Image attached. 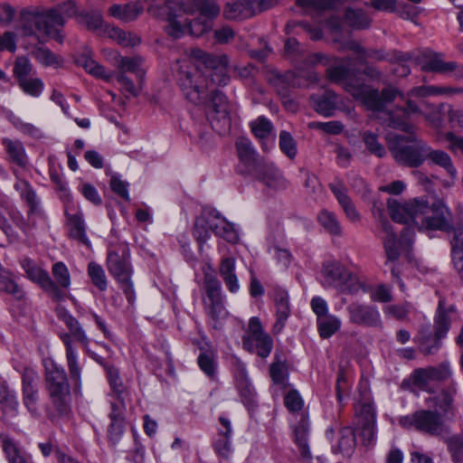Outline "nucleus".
Returning <instances> with one entry per match:
<instances>
[{
  "mask_svg": "<svg viewBox=\"0 0 463 463\" xmlns=\"http://www.w3.org/2000/svg\"><path fill=\"white\" fill-rule=\"evenodd\" d=\"M20 29L24 36H44L62 43L64 35L49 7L31 5L20 11Z\"/></svg>",
  "mask_w": 463,
  "mask_h": 463,
  "instance_id": "f257e3e1",
  "label": "nucleus"
},
{
  "mask_svg": "<svg viewBox=\"0 0 463 463\" xmlns=\"http://www.w3.org/2000/svg\"><path fill=\"white\" fill-rule=\"evenodd\" d=\"M184 97L194 105L206 103L210 85L204 71L190 59L177 61L174 68Z\"/></svg>",
  "mask_w": 463,
  "mask_h": 463,
  "instance_id": "f03ea898",
  "label": "nucleus"
},
{
  "mask_svg": "<svg viewBox=\"0 0 463 463\" xmlns=\"http://www.w3.org/2000/svg\"><path fill=\"white\" fill-rule=\"evenodd\" d=\"M396 135L389 141V150L394 160L401 165L417 168L425 162L428 143L418 138L416 135Z\"/></svg>",
  "mask_w": 463,
  "mask_h": 463,
  "instance_id": "7ed1b4c3",
  "label": "nucleus"
},
{
  "mask_svg": "<svg viewBox=\"0 0 463 463\" xmlns=\"http://www.w3.org/2000/svg\"><path fill=\"white\" fill-rule=\"evenodd\" d=\"M416 208L414 225L419 230L449 232L453 229L452 214L442 201L436 200L430 204L426 200L419 199Z\"/></svg>",
  "mask_w": 463,
  "mask_h": 463,
  "instance_id": "20e7f679",
  "label": "nucleus"
},
{
  "mask_svg": "<svg viewBox=\"0 0 463 463\" xmlns=\"http://www.w3.org/2000/svg\"><path fill=\"white\" fill-rule=\"evenodd\" d=\"M345 88L354 99L362 100L368 109L385 115L389 112L386 111L387 104L397 98L404 99V94L392 86L383 88L381 92L376 89H369L364 84L347 83Z\"/></svg>",
  "mask_w": 463,
  "mask_h": 463,
  "instance_id": "39448f33",
  "label": "nucleus"
},
{
  "mask_svg": "<svg viewBox=\"0 0 463 463\" xmlns=\"http://www.w3.org/2000/svg\"><path fill=\"white\" fill-rule=\"evenodd\" d=\"M321 272L327 287L340 289H364L366 287L364 280L337 261L325 263Z\"/></svg>",
  "mask_w": 463,
  "mask_h": 463,
  "instance_id": "423d86ee",
  "label": "nucleus"
},
{
  "mask_svg": "<svg viewBox=\"0 0 463 463\" xmlns=\"http://www.w3.org/2000/svg\"><path fill=\"white\" fill-rule=\"evenodd\" d=\"M46 389L56 410L63 413L67 411L70 386L63 369L53 367L46 372Z\"/></svg>",
  "mask_w": 463,
  "mask_h": 463,
  "instance_id": "0eeeda50",
  "label": "nucleus"
},
{
  "mask_svg": "<svg viewBox=\"0 0 463 463\" xmlns=\"http://www.w3.org/2000/svg\"><path fill=\"white\" fill-rule=\"evenodd\" d=\"M213 127L220 133L228 131L232 125L230 104L225 95L212 90L208 93L206 103Z\"/></svg>",
  "mask_w": 463,
  "mask_h": 463,
  "instance_id": "6e6552de",
  "label": "nucleus"
},
{
  "mask_svg": "<svg viewBox=\"0 0 463 463\" xmlns=\"http://www.w3.org/2000/svg\"><path fill=\"white\" fill-rule=\"evenodd\" d=\"M248 331L242 338V345L250 353L257 352L258 355L266 358L273 348L270 335L263 330L260 320L253 317L249 321Z\"/></svg>",
  "mask_w": 463,
  "mask_h": 463,
  "instance_id": "1a4fd4ad",
  "label": "nucleus"
},
{
  "mask_svg": "<svg viewBox=\"0 0 463 463\" xmlns=\"http://www.w3.org/2000/svg\"><path fill=\"white\" fill-rule=\"evenodd\" d=\"M350 59H342L336 56H329L322 52H315L306 57V62L308 66L315 67L318 64L326 66V73L330 81L338 83L345 80L349 69L345 62H349Z\"/></svg>",
  "mask_w": 463,
  "mask_h": 463,
  "instance_id": "9d476101",
  "label": "nucleus"
},
{
  "mask_svg": "<svg viewBox=\"0 0 463 463\" xmlns=\"http://www.w3.org/2000/svg\"><path fill=\"white\" fill-rule=\"evenodd\" d=\"M199 56L202 63L204 65V71L208 79L210 90L214 85L226 86L230 80L227 73L229 59L226 55H213L210 53L200 52Z\"/></svg>",
  "mask_w": 463,
  "mask_h": 463,
  "instance_id": "9b49d317",
  "label": "nucleus"
},
{
  "mask_svg": "<svg viewBox=\"0 0 463 463\" xmlns=\"http://www.w3.org/2000/svg\"><path fill=\"white\" fill-rule=\"evenodd\" d=\"M164 5L170 11L187 14L200 13L206 18H214L220 14V6L213 0H165Z\"/></svg>",
  "mask_w": 463,
  "mask_h": 463,
  "instance_id": "f8f14e48",
  "label": "nucleus"
},
{
  "mask_svg": "<svg viewBox=\"0 0 463 463\" xmlns=\"http://www.w3.org/2000/svg\"><path fill=\"white\" fill-rule=\"evenodd\" d=\"M451 312H454V307L452 305H448L445 299L440 298L435 317V339L431 345L429 344V340H426L421 344L420 350L423 354H431L440 347L439 341L447 335L449 329V314Z\"/></svg>",
  "mask_w": 463,
  "mask_h": 463,
  "instance_id": "ddd939ff",
  "label": "nucleus"
},
{
  "mask_svg": "<svg viewBox=\"0 0 463 463\" xmlns=\"http://www.w3.org/2000/svg\"><path fill=\"white\" fill-rule=\"evenodd\" d=\"M411 96L402 99L404 105L398 107L396 109L389 111L384 119L387 126L395 129H400L405 133H411L414 127L409 123V119L412 115L420 114L418 105L410 99Z\"/></svg>",
  "mask_w": 463,
  "mask_h": 463,
  "instance_id": "4468645a",
  "label": "nucleus"
},
{
  "mask_svg": "<svg viewBox=\"0 0 463 463\" xmlns=\"http://www.w3.org/2000/svg\"><path fill=\"white\" fill-rule=\"evenodd\" d=\"M23 403L28 411L36 416L39 414V376L33 369L25 368L22 376Z\"/></svg>",
  "mask_w": 463,
  "mask_h": 463,
  "instance_id": "2eb2a0df",
  "label": "nucleus"
},
{
  "mask_svg": "<svg viewBox=\"0 0 463 463\" xmlns=\"http://www.w3.org/2000/svg\"><path fill=\"white\" fill-rule=\"evenodd\" d=\"M128 255L123 252L119 255L115 250H109L107 258V267L109 273L118 280L119 286L125 289L133 288L131 281L132 269Z\"/></svg>",
  "mask_w": 463,
  "mask_h": 463,
  "instance_id": "dca6fc26",
  "label": "nucleus"
},
{
  "mask_svg": "<svg viewBox=\"0 0 463 463\" xmlns=\"http://www.w3.org/2000/svg\"><path fill=\"white\" fill-rule=\"evenodd\" d=\"M236 149L240 159L237 172L240 175H252L265 161L258 156L250 142L246 138H240L236 141Z\"/></svg>",
  "mask_w": 463,
  "mask_h": 463,
  "instance_id": "f3484780",
  "label": "nucleus"
},
{
  "mask_svg": "<svg viewBox=\"0 0 463 463\" xmlns=\"http://www.w3.org/2000/svg\"><path fill=\"white\" fill-rule=\"evenodd\" d=\"M382 228L386 233V237L383 240V245L385 249L386 255L389 260H394L399 258L400 251L399 248L402 241H405L408 243L411 242L412 233L411 229L405 227L401 234V240H397L396 236L392 229L391 224L386 220H383L381 222Z\"/></svg>",
  "mask_w": 463,
  "mask_h": 463,
  "instance_id": "a211bd4d",
  "label": "nucleus"
},
{
  "mask_svg": "<svg viewBox=\"0 0 463 463\" xmlns=\"http://www.w3.org/2000/svg\"><path fill=\"white\" fill-rule=\"evenodd\" d=\"M147 12L154 17L168 22L165 31L169 36L174 39H178L183 36L184 29L183 25L175 20L177 11H170L165 7V5L156 4L150 5Z\"/></svg>",
  "mask_w": 463,
  "mask_h": 463,
  "instance_id": "6ab92c4d",
  "label": "nucleus"
},
{
  "mask_svg": "<svg viewBox=\"0 0 463 463\" xmlns=\"http://www.w3.org/2000/svg\"><path fill=\"white\" fill-rule=\"evenodd\" d=\"M142 13L143 6L137 1L125 4H113L107 10L109 16L125 24L136 21Z\"/></svg>",
  "mask_w": 463,
  "mask_h": 463,
  "instance_id": "aec40b11",
  "label": "nucleus"
},
{
  "mask_svg": "<svg viewBox=\"0 0 463 463\" xmlns=\"http://www.w3.org/2000/svg\"><path fill=\"white\" fill-rule=\"evenodd\" d=\"M419 199H414L412 202L402 204L395 199H388L387 207L388 212L392 219L396 222L414 224V213L415 210H418Z\"/></svg>",
  "mask_w": 463,
  "mask_h": 463,
  "instance_id": "412c9836",
  "label": "nucleus"
},
{
  "mask_svg": "<svg viewBox=\"0 0 463 463\" xmlns=\"http://www.w3.org/2000/svg\"><path fill=\"white\" fill-rule=\"evenodd\" d=\"M256 179L272 189L286 187V180L280 171L271 163L264 161L252 175Z\"/></svg>",
  "mask_w": 463,
  "mask_h": 463,
  "instance_id": "4be33fe9",
  "label": "nucleus"
},
{
  "mask_svg": "<svg viewBox=\"0 0 463 463\" xmlns=\"http://www.w3.org/2000/svg\"><path fill=\"white\" fill-rule=\"evenodd\" d=\"M350 319L352 322L368 326H377L381 325L380 315L377 310L360 304H352L349 307Z\"/></svg>",
  "mask_w": 463,
  "mask_h": 463,
  "instance_id": "5701e85b",
  "label": "nucleus"
},
{
  "mask_svg": "<svg viewBox=\"0 0 463 463\" xmlns=\"http://www.w3.org/2000/svg\"><path fill=\"white\" fill-rule=\"evenodd\" d=\"M416 429L438 435L443 430V422L436 411H419L415 412Z\"/></svg>",
  "mask_w": 463,
  "mask_h": 463,
  "instance_id": "b1692460",
  "label": "nucleus"
},
{
  "mask_svg": "<svg viewBox=\"0 0 463 463\" xmlns=\"http://www.w3.org/2000/svg\"><path fill=\"white\" fill-rule=\"evenodd\" d=\"M443 168L449 176L455 179L458 175V171L454 166L453 161L450 156L441 149H434L429 144L427 145L425 162Z\"/></svg>",
  "mask_w": 463,
  "mask_h": 463,
  "instance_id": "393cba45",
  "label": "nucleus"
},
{
  "mask_svg": "<svg viewBox=\"0 0 463 463\" xmlns=\"http://www.w3.org/2000/svg\"><path fill=\"white\" fill-rule=\"evenodd\" d=\"M269 82L281 98L288 97L291 89L300 86V84L297 83L296 76L292 71L281 74L277 71H271L269 76Z\"/></svg>",
  "mask_w": 463,
  "mask_h": 463,
  "instance_id": "a878e982",
  "label": "nucleus"
},
{
  "mask_svg": "<svg viewBox=\"0 0 463 463\" xmlns=\"http://www.w3.org/2000/svg\"><path fill=\"white\" fill-rule=\"evenodd\" d=\"M126 404L120 400L118 402H111V412L109 413L110 424L109 427V438L113 442L118 440L124 431V413Z\"/></svg>",
  "mask_w": 463,
  "mask_h": 463,
  "instance_id": "bb28decb",
  "label": "nucleus"
},
{
  "mask_svg": "<svg viewBox=\"0 0 463 463\" xmlns=\"http://www.w3.org/2000/svg\"><path fill=\"white\" fill-rule=\"evenodd\" d=\"M103 33L123 47H135L141 43V38L132 32H127L118 26L105 24Z\"/></svg>",
  "mask_w": 463,
  "mask_h": 463,
  "instance_id": "cd10ccee",
  "label": "nucleus"
},
{
  "mask_svg": "<svg viewBox=\"0 0 463 463\" xmlns=\"http://www.w3.org/2000/svg\"><path fill=\"white\" fill-rule=\"evenodd\" d=\"M216 217V211L210 210L203 213L194 221L193 235L200 245H203L210 238V232Z\"/></svg>",
  "mask_w": 463,
  "mask_h": 463,
  "instance_id": "c85d7f7f",
  "label": "nucleus"
},
{
  "mask_svg": "<svg viewBox=\"0 0 463 463\" xmlns=\"http://www.w3.org/2000/svg\"><path fill=\"white\" fill-rule=\"evenodd\" d=\"M356 444L354 430L350 427H344L339 430L336 440L332 446L334 453H340L344 456H351Z\"/></svg>",
  "mask_w": 463,
  "mask_h": 463,
  "instance_id": "c756f323",
  "label": "nucleus"
},
{
  "mask_svg": "<svg viewBox=\"0 0 463 463\" xmlns=\"http://www.w3.org/2000/svg\"><path fill=\"white\" fill-rule=\"evenodd\" d=\"M3 450L9 463H31L30 458L11 437L1 434Z\"/></svg>",
  "mask_w": 463,
  "mask_h": 463,
  "instance_id": "7c9ffc66",
  "label": "nucleus"
},
{
  "mask_svg": "<svg viewBox=\"0 0 463 463\" xmlns=\"http://www.w3.org/2000/svg\"><path fill=\"white\" fill-rule=\"evenodd\" d=\"M69 235L84 245L90 246V241L86 234V225L80 213H66Z\"/></svg>",
  "mask_w": 463,
  "mask_h": 463,
  "instance_id": "2f4dec72",
  "label": "nucleus"
},
{
  "mask_svg": "<svg viewBox=\"0 0 463 463\" xmlns=\"http://www.w3.org/2000/svg\"><path fill=\"white\" fill-rule=\"evenodd\" d=\"M317 112L326 117H331L337 104V96L332 90H326L322 95L310 97Z\"/></svg>",
  "mask_w": 463,
  "mask_h": 463,
  "instance_id": "473e14b6",
  "label": "nucleus"
},
{
  "mask_svg": "<svg viewBox=\"0 0 463 463\" xmlns=\"http://www.w3.org/2000/svg\"><path fill=\"white\" fill-rule=\"evenodd\" d=\"M59 25H65L70 18H76L79 7L75 0H65L49 7Z\"/></svg>",
  "mask_w": 463,
  "mask_h": 463,
  "instance_id": "72a5a7b5",
  "label": "nucleus"
},
{
  "mask_svg": "<svg viewBox=\"0 0 463 463\" xmlns=\"http://www.w3.org/2000/svg\"><path fill=\"white\" fill-rule=\"evenodd\" d=\"M76 63L96 78L106 80H109L111 78V74L108 73L105 68L92 58L90 51L80 54L77 58Z\"/></svg>",
  "mask_w": 463,
  "mask_h": 463,
  "instance_id": "f704fd0d",
  "label": "nucleus"
},
{
  "mask_svg": "<svg viewBox=\"0 0 463 463\" xmlns=\"http://www.w3.org/2000/svg\"><path fill=\"white\" fill-rule=\"evenodd\" d=\"M455 390H443L439 393L432 394L426 399V403L430 408L447 413L453 411V397Z\"/></svg>",
  "mask_w": 463,
  "mask_h": 463,
  "instance_id": "c9c22d12",
  "label": "nucleus"
},
{
  "mask_svg": "<svg viewBox=\"0 0 463 463\" xmlns=\"http://www.w3.org/2000/svg\"><path fill=\"white\" fill-rule=\"evenodd\" d=\"M22 267L28 278L35 281L40 287H46L52 284L48 272L37 266L31 259H24L22 260Z\"/></svg>",
  "mask_w": 463,
  "mask_h": 463,
  "instance_id": "e433bc0d",
  "label": "nucleus"
},
{
  "mask_svg": "<svg viewBox=\"0 0 463 463\" xmlns=\"http://www.w3.org/2000/svg\"><path fill=\"white\" fill-rule=\"evenodd\" d=\"M355 424H370L375 421V412L369 396H364L354 405Z\"/></svg>",
  "mask_w": 463,
  "mask_h": 463,
  "instance_id": "4c0bfd02",
  "label": "nucleus"
},
{
  "mask_svg": "<svg viewBox=\"0 0 463 463\" xmlns=\"http://www.w3.org/2000/svg\"><path fill=\"white\" fill-rule=\"evenodd\" d=\"M212 232L232 243L237 242L239 239L238 233L232 224L221 217L218 212H216V217H214Z\"/></svg>",
  "mask_w": 463,
  "mask_h": 463,
  "instance_id": "58836bf2",
  "label": "nucleus"
},
{
  "mask_svg": "<svg viewBox=\"0 0 463 463\" xmlns=\"http://www.w3.org/2000/svg\"><path fill=\"white\" fill-rule=\"evenodd\" d=\"M451 231L454 232L450 241L452 261L458 271H463V225Z\"/></svg>",
  "mask_w": 463,
  "mask_h": 463,
  "instance_id": "ea45409f",
  "label": "nucleus"
},
{
  "mask_svg": "<svg viewBox=\"0 0 463 463\" xmlns=\"http://www.w3.org/2000/svg\"><path fill=\"white\" fill-rule=\"evenodd\" d=\"M423 71L446 72L456 69L455 62H444L437 53L430 56H423V60L419 62Z\"/></svg>",
  "mask_w": 463,
  "mask_h": 463,
  "instance_id": "a19ab883",
  "label": "nucleus"
},
{
  "mask_svg": "<svg viewBox=\"0 0 463 463\" xmlns=\"http://www.w3.org/2000/svg\"><path fill=\"white\" fill-rule=\"evenodd\" d=\"M219 271L229 289L239 288L240 286L235 272V260L233 258H223L220 263Z\"/></svg>",
  "mask_w": 463,
  "mask_h": 463,
  "instance_id": "79ce46f5",
  "label": "nucleus"
},
{
  "mask_svg": "<svg viewBox=\"0 0 463 463\" xmlns=\"http://www.w3.org/2000/svg\"><path fill=\"white\" fill-rule=\"evenodd\" d=\"M141 63L142 59L139 57L129 58L116 53L113 58V65L120 70L119 72H133L137 74L138 78L144 75V71L140 68Z\"/></svg>",
  "mask_w": 463,
  "mask_h": 463,
  "instance_id": "37998d69",
  "label": "nucleus"
},
{
  "mask_svg": "<svg viewBox=\"0 0 463 463\" xmlns=\"http://www.w3.org/2000/svg\"><path fill=\"white\" fill-rule=\"evenodd\" d=\"M458 93H463V89L437 86H420L411 89L408 93V96L428 97L435 95H454Z\"/></svg>",
  "mask_w": 463,
  "mask_h": 463,
  "instance_id": "c03bdc74",
  "label": "nucleus"
},
{
  "mask_svg": "<svg viewBox=\"0 0 463 463\" xmlns=\"http://www.w3.org/2000/svg\"><path fill=\"white\" fill-rule=\"evenodd\" d=\"M347 24L356 30L366 29L371 25L372 19L362 9L347 8L345 13Z\"/></svg>",
  "mask_w": 463,
  "mask_h": 463,
  "instance_id": "a18cd8bd",
  "label": "nucleus"
},
{
  "mask_svg": "<svg viewBox=\"0 0 463 463\" xmlns=\"http://www.w3.org/2000/svg\"><path fill=\"white\" fill-rule=\"evenodd\" d=\"M276 305H277V313L276 317L277 320L273 326V333L279 334L282 331L285 326V323L289 317L290 309L288 306V296L282 294L279 297L276 298Z\"/></svg>",
  "mask_w": 463,
  "mask_h": 463,
  "instance_id": "49530a36",
  "label": "nucleus"
},
{
  "mask_svg": "<svg viewBox=\"0 0 463 463\" xmlns=\"http://www.w3.org/2000/svg\"><path fill=\"white\" fill-rule=\"evenodd\" d=\"M203 301L213 318L217 319L225 316L226 313L220 291H207Z\"/></svg>",
  "mask_w": 463,
  "mask_h": 463,
  "instance_id": "de8ad7c7",
  "label": "nucleus"
},
{
  "mask_svg": "<svg viewBox=\"0 0 463 463\" xmlns=\"http://www.w3.org/2000/svg\"><path fill=\"white\" fill-rule=\"evenodd\" d=\"M78 24L84 25L88 30L96 31L104 28L103 17L100 12L79 11L76 16Z\"/></svg>",
  "mask_w": 463,
  "mask_h": 463,
  "instance_id": "09e8293b",
  "label": "nucleus"
},
{
  "mask_svg": "<svg viewBox=\"0 0 463 463\" xmlns=\"http://www.w3.org/2000/svg\"><path fill=\"white\" fill-rule=\"evenodd\" d=\"M3 145L5 146L9 158L13 163H15L20 166L25 165L26 156L23 144L20 141L5 138L3 140Z\"/></svg>",
  "mask_w": 463,
  "mask_h": 463,
  "instance_id": "8fccbe9b",
  "label": "nucleus"
},
{
  "mask_svg": "<svg viewBox=\"0 0 463 463\" xmlns=\"http://www.w3.org/2000/svg\"><path fill=\"white\" fill-rule=\"evenodd\" d=\"M317 221L330 234H342V227L334 213L327 210H322L317 215Z\"/></svg>",
  "mask_w": 463,
  "mask_h": 463,
  "instance_id": "3c124183",
  "label": "nucleus"
},
{
  "mask_svg": "<svg viewBox=\"0 0 463 463\" xmlns=\"http://www.w3.org/2000/svg\"><path fill=\"white\" fill-rule=\"evenodd\" d=\"M219 420L224 430H220V435H222V438L215 442V449L221 456L227 458L231 452V443L228 440L232 431L231 423L230 420L224 417H220Z\"/></svg>",
  "mask_w": 463,
  "mask_h": 463,
  "instance_id": "603ef678",
  "label": "nucleus"
},
{
  "mask_svg": "<svg viewBox=\"0 0 463 463\" xmlns=\"http://www.w3.org/2000/svg\"><path fill=\"white\" fill-rule=\"evenodd\" d=\"M235 376L238 382V387L241 392V395L245 397V399L251 401L253 398V390L249 383L247 378V372L245 365L240 361H236V373Z\"/></svg>",
  "mask_w": 463,
  "mask_h": 463,
  "instance_id": "864d4df0",
  "label": "nucleus"
},
{
  "mask_svg": "<svg viewBox=\"0 0 463 463\" xmlns=\"http://www.w3.org/2000/svg\"><path fill=\"white\" fill-rule=\"evenodd\" d=\"M108 376L110 386L115 394V401H113L112 402H118L120 400H122L123 402H125V399L128 396V392L126 388L123 386V383L119 378L118 369L114 367H109Z\"/></svg>",
  "mask_w": 463,
  "mask_h": 463,
  "instance_id": "5fc2aeb1",
  "label": "nucleus"
},
{
  "mask_svg": "<svg viewBox=\"0 0 463 463\" xmlns=\"http://www.w3.org/2000/svg\"><path fill=\"white\" fill-rule=\"evenodd\" d=\"M340 325V320L334 316H326L317 319L318 331L323 338L333 335L339 329Z\"/></svg>",
  "mask_w": 463,
  "mask_h": 463,
  "instance_id": "6e6d98bb",
  "label": "nucleus"
},
{
  "mask_svg": "<svg viewBox=\"0 0 463 463\" xmlns=\"http://www.w3.org/2000/svg\"><path fill=\"white\" fill-rule=\"evenodd\" d=\"M296 443L304 459H310L311 454L307 444V427L306 424L300 423L295 430Z\"/></svg>",
  "mask_w": 463,
  "mask_h": 463,
  "instance_id": "4d7b16f0",
  "label": "nucleus"
},
{
  "mask_svg": "<svg viewBox=\"0 0 463 463\" xmlns=\"http://www.w3.org/2000/svg\"><path fill=\"white\" fill-rule=\"evenodd\" d=\"M413 383L420 390L428 392H432L435 386V383L432 380L428 368L418 369L413 373Z\"/></svg>",
  "mask_w": 463,
  "mask_h": 463,
  "instance_id": "13d9d810",
  "label": "nucleus"
},
{
  "mask_svg": "<svg viewBox=\"0 0 463 463\" xmlns=\"http://www.w3.org/2000/svg\"><path fill=\"white\" fill-rule=\"evenodd\" d=\"M279 148L290 159L297 156V143L290 133L282 130L279 133Z\"/></svg>",
  "mask_w": 463,
  "mask_h": 463,
  "instance_id": "bf43d9fd",
  "label": "nucleus"
},
{
  "mask_svg": "<svg viewBox=\"0 0 463 463\" xmlns=\"http://www.w3.org/2000/svg\"><path fill=\"white\" fill-rule=\"evenodd\" d=\"M363 141L371 154L378 157H383L386 155V150L384 146L379 143L376 134L370 131L364 132Z\"/></svg>",
  "mask_w": 463,
  "mask_h": 463,
  "instance_id": "052dcab7",
  "label": "nucleus"
},
{
  "mask_svg": "<svg viewBox=\"0 0 463 463\" xmlns=\"http://www.w3.org/2000/svg\"><path fill=\"white\" fill-rule=\"evenodd\" d=\"M18 84L26 94L33 97L40 96L43 90V82L39 78H22Z\"/></svg>",
  "mask_w": 463,
  "mask_h": 463,
  "instance_id": "680f3d73",
  "label": "nucleus"
},
{
  "mask_svg": "<svg viewBox=\"0 0 463 463\" xmlns=\"http://www.w3.org/2000/svg\"><path fill=\"white\" fill-rule=\"evenodd\" d=\"M254 136L260 139L268 137L273 129L271 122L264 117H260L250 123Z\"/></svg>",
  "mask_w": 463,
  "mask_h": 463,
  "instance_id": "e2e57ef3",
  "label": "nucleus"
},
{
  "mask_svg": "<svg viewBox=\"0 0 463 463\" xmlns=\"http://www.w3.org/2000/svg\"><path fill=\"white\" fill-rule=\"evenodd\" d=\"M67 363L71 379L76 385L80 383V368L78 364L77 354L71 345L67 344Z\"/></svg>",
  "mask_w": 463,
  "mask_h": 463,
  "instance_id": "0e129e2a",
  "label": "nucleus"
},
{
  "mask_svg": "<svg viewBox=\"0 0 463 463\" xmlns=\"http://www.w3.org/2000/svg\"><path fill=\"white\" fill-rule=\"evenodd\" d=\"M52 276L58 286L68 288L71 285V276L66 265L61 262H56L52 268Z\"/></svg>",
  "mask_w": 463,
  "mask_h": 463,
  "instance_id": "69168bd1",
  "label": "nucleus"
},
{
  "mask_svg": "<svg viewBox=\"0 0 463 463\" xmlns=\"http://www.w3.org/2000/svg\"><path fill=\"white\" fill-rule=\"evenodd\" d=\"M88 274L92 283L99 289H104L107 287V279L104 269L96 262H90L88 266Z\"/></svg>",
  "mask_w": 463,
  "mask_h": 463,
  "instance_id": "338daca9",
  "label": "nucleus"
},
{
  "mask_svg": "<svg viewBox=\"0 0 463 463\" xmlns=\"http://www.w3.org/2000/svg\"><path fill=\"white\" fill-rule=\"evenodd\" d=\"M448 449L455 463H463V437L453 436L447 439Z\"/></svg>",
  "mask_w": 463,
  "mask_h": 463,
  "instance_id": "774afa93",
  "label": "nucleus"
}]
</instances>
